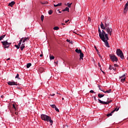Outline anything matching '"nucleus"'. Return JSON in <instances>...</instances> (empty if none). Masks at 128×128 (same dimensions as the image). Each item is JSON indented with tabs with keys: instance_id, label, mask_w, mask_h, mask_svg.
<instances>
[{
	"instance_id": "obj_1",
	"label": "nucleus",
	"mask_w": 128,
	"mask_h": 128,
	"mask_svg": "<svg viewBox=\"0 0 128 128\" xmlns=\"http://www.w3.org/2000/svg\"><path fill=\"white\" fill-rule=\"evenodd\" d=\"M98 32H99V36L100 40H102V42H104L106 46L109 48L110 46L108 42L109 40L108 34H106L104 30H102V32L100 31V28H98Z\"/></svg>"
},
{
	"instance_id": "obj_2",
	"label": "nucleus",
	"mask_w": 128,
	"mask_h": 128,
	"mask_svg": "<svg viewBox=\"0 0 128 128\" xmlns=\"http://www.w3.org/2000/svg\"><path fill=\"white\" fill-rule=\"evenodd\" d=\"M41 118L42 120L44 121H47L48 122H50V124L51 126H52V123L54 122V121L52 120V118L50 117V116H48V115H45V114H42Z\"/></svg>"
},
{
	"instance_id": "obj_3",
	"label": "nucleus",
	"mask_w": 128,
	"mask_h": 128,
	"mask_svg": "<svg viewBox=\"0 0 128 128\" xmlns=\"http://www.w3.org/2000/svg\"><path fill=\"white\" fill-rule=\"evenodd\" d=\"M41 118L42 120L44 121H47L48 122H50V124L51 126H52V123L54 122V121L52 120V118L50 117V116H48V115H45V114H42Z\"/></svg>"
},
{
	"instance_id": "obj_4",
	"label": "nucleus",
	"mask_w": 128,
	"mask_h": 128,
	"mask_svg": "<svg viewBox=\"0 0 128 128\" xmlns=\"http://www.w3.org/2000/svg\"><path fill=\"white\" fill-rule=\"evenodd\" d=\"M116 54L119 56L120 57L121 59L124 60V56L122 52L120 49H118L116 50Z\"/></svg>"
},
{
	"instance_id": "obj_5",
	"label": "nucleus",
	"mask_w": 128,
	"mask_h": 128,
	"mask_svg": "<svg viewBox=\"0 0 128 128\" xmlns=\"http://www.w3.org/2000/svg\"><path fill=\"white\" fill-rule=\"evenodd\" d=\"M2 44L4 48H8L10 46V45L12 44L11 42H8L7 40H5L4 42H2Z\"/></svg>"
},
{
	"instance_id": "obj_6",
	"label": "nucleus",
	"mask_w": 128,
	"mask_h": 128,
	"mask_svg": "<svg viewBox=\"0 0 128 128\" xmlns=\"http://www.w3.org/2000/svg\"><path fill=\"white\" fill-rule=\"evenodd\" d=\"M110 57L113 62H118V58L115 56V55H112V54H110Z\"/></svg>"
},
{
	"instance_id": "obj_7",
	"label": "nucleus",
	"mask_w": 128,
	"mask_h": 128,
	"mask_svg": "<svg viewBox=\"0 0 128 128\" xmlns=\"http://www.w3.org/2000/svg\"><path fill=\"white\" fill-rule=\"evenodd\" d=\"M98 101L100 104H106V105H108L110 103L112 102V100H110L108 101V102H104V101H102V100H100V99H98Z\"/></svg>"
},
{
	"instance_id": "obj_8",
	"label": "nucleus",
	"mask_w": 128,
	"mask_h": 128,
	"mask_svg": "<svg viewBox=\"0 0 128 128\" xmlns=\"http://www.w3.org/2000/svg\"><path fill=\"white\" fill-rule=\"evenodd\" d=\"M106 32L110 36H112V29L111 28H110L109 26L106 28L104 29Z\"/></svg>"
},
{
	"instance_id": "obj_9",
	"label": "nucleus",
	"mask_w": 128,
	"mask_h": 128,
	"mask_svg": "<svg viewBox=\"0 0 128 128\" xmlns=\"http://www.w3.org/2000/svg\"><path fill=\"white\" fill-rule=\"evenodd\" d=\"M8 84L9 86H17L18 85L17 82H8Z\"/></svg>"
},
{
	"instance_id": "obj_10",
	"label": "nucleus",
	"mask_w": 128,
	"mask_h": 128,
	"mask_svg": "<svg viewBox=\"0 0 128 128\" xmlns=\"http://www.w3.org/2000/svg\"><path fill=\"white\" fill-rule=\"evenodd\" d=\"M128 10V1L125 4V7L124 8V14H126Z\"/></svg>"
},
{
	"instance_id": "obj_11",
	"label": "nucleus",
	"mask_w": 128,
	"mask_h": 128,
	"mask_svg": "<svg viewBox=\"0 0 128 128\" xmlns=\"http://www.w3.org/2000/svg\"><path fill=\"white\" fill-rule=\"evenodd\" d=\"M125 76H126V74H124L120 77V78L121 79V80H120L121 82H124V81L126 80Z\"/></svg>"
},
{
	"instance_id": "obj_12",
	"label": "nucleus",
	"mask_w": 128,
	"mask_h": 128,
	"mask_svg": "<svg viewBox=\"0 0 128 128\" xmlns=\"http://www.w3.org/2000/svg\"><path fill=\"white\" fill-rule=\"evenodd\" d=\"M94 48H95V50H96V52H97V54H98V56H99V57H100L101 59H102V56H100V52H98V50L97 47H96V46H94Z\"/></svg>"
},
{
	"instance_id": "obj_13",
	"label": "nucleus",
	"mask_w": 128,
	"mask_h": 128,
	"mask_svg": "<svg viewBox=\"0 0 128 128\" xmlns=\"http://www.w3.org/2000/svg\"><path fill=\"white\" fill-rule=\"evenodd\" d=\"M29 38L26 37L24 38V39L22 40V44H24L26 42H28V40H29Z\"/></svg>"
},
{
	"instance_id": "obj_14",
	"label": "nucleus",
	"mask_w": 128,
	"mask_h": 128,
	"mask_svg": "<svg viewBox=\"0 0 128 128\" xmlns=\"http://www.w3.org/2000/svg\"><path fill=\"white\" fill-rule=\"evenodd\" d=\"M84 54L81 52L80 54V60H83V58H84Z\"/></svg>"
},
{
	"instance_id": "obj_15",
	"label": "nucleus",
	"mask_w": 128,
	"mask_h": 128,
	"mask_svg": "<svg viewBox=\"0 0 128 128\" xmlns=\"http://www.w3.org/2000/svg\"><path fill=\"white\" fill-rule=\"evenodd\" d=\"M15 4V2L12 1L11 2H10L8 4V6L10 7H12V6Z\"/></svg>"
},
{
	"instance_id": "obj_16",
	"label": "nucleus",
	"mask_w": 128,
	"mask_h": 128,
	"mask_svg": "<svg viewBox=\"0 0 128 128\" xmlns=\"http://www.w3.org/2000/svg\"><path fill=\"white\" fill-rule=\"evenodd\" d=\"M119 108H116L115 109H114L112 112V114H114L115 112H118L119 110Z\"/></svg>"
},
{
	"instance_id": "obj_17",
	"label": "nucleus",
	"mask_w": 128,
	"mask_h": 128,
	"mask_svg": "<svg viewBox=\"0 0 128 128\" xmlns=\"http://www.w3.org/2000/svg\"><path fill=\"white\" fill-rule=\"evenodd\" d=\"M75 52L77 54H80L81 52H82L81 50H78V48H76V50H75Z\"/></svg>"
},
{
	"instance_id": "obj_18",
	"label": "nucleus",
	"mask_w": 128,
	"mask_h": 128,
	"mask_svg": "<svg viewBox=\"0 0 128 128\" xmlns=\"http://www.w3.org/2000/svg\"><path fill=\"white\" fill-rule=\"evenodd\" d=\"M111 92H112V90L110 89V90H106V91H103V92H104V94H106V93L110 94V93Z\"/></svg>"
},
{
	"instance_id": "obj_19",
	"label": "nucleus",
	"mask_w": 128,
	"mask_h": 128,
	"mask_svg": "<svg viewBox=\"0 0 128 128\" xmlns=\"http://www.w3.org/2000/svg\"><path fill=\"white\" fill-rule=\"evenodd\" d=\"M24 48H25V44H22L20 47L21 50L22 51Z\"/></svg>"
},
{
	"instance_id": "obj_20",
	"label": "nucleus",
	"mask_w": 128,
	"mask_h": 128,
	"mask_svg": "<svg viewBox=\"0 0 128 128\" xmlns=\"http://www.w3.org/2000/svg\"><path fill=\"white\" fill-rule=\"evenodd\" d=\"M100 28L102 29V30H105L106 28H105V26H104V24H102V22H101V24L100 25Z\"/></svg>"
},
{
	"instance_id": "obj_21",
	"label": "nucleus",
	"mask_w": 128,
	"mask_h": 128,
	"mask_svg": "<svg viewBox=\"0 0 128 128\" xmlns=\"http://www.w3.org/2000/svg\"><path fill=\"white\" fill-rule=\"evenodd\" d=\"M67 11L68 12H70V9L68 7H66L65 9L62 10V12Z\"/></svg>"
},
{
	"instance_id": "obj_22",
	"label": "nucleus",
	"mask_w": 128,
	"mask_h": 128,
	"mask_svg": "<svg viewBox=\"0 0 128 128\" xmlns=\"http://www.w3.org/2000/svg\"><path fill=\"white\" fill-rule=\"evenodd\" d=\"M104 96V94H98V97L100 98H103Z\"/></svg>"
},
{
	"instance_id": "obj_23",
	"label": "nucleus",
	"mask_w": 128,
	"mask_h": 128,
	"mask_svg": "<svg viewBox=\"0 0 128 128\" xmlns=\"http://www.w3.org/2000/svg\"><path fill=\"white\" fill-rule=\"evenodd\" d=\"M23 40H24V38H20V42L18 43V46H21V44H22V42H23Z\"/></svg>"
},
{
	"instance_id": "obj_24",
	"label": "nucleus",
	"mask_w": 128,
	"mask_h": 128,
	"mask_svg": "<svg viewBox=\"0 0 128 128\" xmlns=\"http://www.w3.org/2000/svg\"><path fill=\"white\" fill-rule=\"evenodd\" d=\"M72 3H70V4L68 3L67 4H66V6H68V7L70 8L71 7V6L72 5Z\"/></svg>"
},
{
	"instance_id": "obj_25",
	"label": "nucleus",
	"mask_w": 128,
	"mask_h": 128,
	"mask_svg": "<svg viewBox=\"0 0 128 128\" xmlns=\"http://www.w3.org/2000/svg\"><path fill=\"white\" fill-rule=\"evenodd\" d=\"M32 66V64L31 63H28L26 66L27 68H30Z\"/></svg>"
},
{
	"instance_id": "obj_26",
	"label": "nucleus",
	"mask_w": 128,
	"mask_h": 128,
	"mask_svg": "<svg viewBox=\"0 0 128 128\" xmlns=\"http://www.w3.org/2000/svg\"><path fill=\"white\" fill-rule=\"evenodd\" d=\"M40 18H41L42 22H44V15L41 16Z\"/></svg>"
},
{
	"instance_id": "obj_27",
	"label": "nucleus",
	"mask_w": 128,
	"mask_h": 128,
	"mask_svg": "<svg viewBox=\"0 0 128 128\" xmlns=\"http://www.w3.org/2000/svg\"><path fill=\"white\" fill-rule=\"evenodd\" d=\"M48 14H50V15H52V10H49L48 11Z\"/></svg>"
},
{
	"instance_id": "obj_28",
	"label": "nucleus",
	"mask_w": 128,
	"mask_h": 128,
	"mask_svg": "<svg viewBox=\"0 0 128 128\" xmlns=\"http://www.w3.org/2000/svg\"><path fill=\"white\" fill-rule=\"evenodd\" d=\"M5 36H6V34H4L0 36V40H2L4 38Z\"/></svg>"
},
{
	"instance_id": "obj_29",
	"label": "nucleus",
	"mask_w": 128,
	"mask_h": 128,
	"mask_svg": "<svg viewBox=\"0 0 128 128\" xmlns=\"http://www.w3.org/2000/svg\"><path fill=\"white\" fill-rule=\"evenodd\" d=\"M110 24H106V22L105 23V26H104V28H107L108 27H109Z\"/></svg>"
},
{
	"instance_id": "obj_30",
	"label": "nucleus",
	"mask_w": 128,
	"mask_h": 128,
	"mask_svg": "<svg viewBox=\"0 0 128 128\" xmlns=\"http://www.w3.org/2000/svg\"><path fill=\"white\" fill-rule=\"evenodd\" d=\"M53 29H54V30H58L60 29V28H59L58 26H55V27H54V28H53Z\"/></svg>"
},
{
	"instance_id": "obj_31",
	"label": "nucleus",
	"mask_w": 128,
	"mask_h": 128,
	"mask_svg": "<svg viewBox=\"0 0 128 128\" xmlns=\"http://www.w3.org/2000/svg\"><path fill=\"white\" fill-rule=\"evenodd\" d=\"M50 106L52 108H55L56 106L54 104H50Z\"/></svg>"
},
{
	"instance_id": "obj_32",
	"label": "nucleus",
	"mask_w": 128,
	"mask_h": 128,
	"mask_svg": "<svg viewBox=\"0 0 128 128\" xmlns=\"http://www.w3.org/2000/svg\"><path fill=\"white\" fill-rule=\"evenodd\" d=\"M41 4H48V2H41Z\"/></svg>"
},
{
	"instance_id": "obj_33",
	"label": "nucleus",
	"mask_w": 128,
	"mask_h": 128,
	"mask_svg": "<svg viewBox=\"0 0 128 128\" xmlns=\"http://www.w3.org/2000/svg\"><path fill=\"white\" fill-rule=\"evenodd\" d=\"M54 59V56H52V55L50 56V60H52Z\"/></svg>"
},
{
	"instance_id": "obj_34",
	"label": "nucleus",
	"mask_w": 128,
	"mask_h": 128,
	"mask_svg": "<svg viewBox=\"0 0 128 128\" xmlns=\"http://www.w3.org/2000/svg\"><path fill=\"white\" fill-rule=\"evenodd\" d=\"M12 108H13V109H14L16 111V107L14 104H12Z\"/></svg>"
},
{
	"instance_id": "obj_35",
	"label": "nucleus",
	"mask_w": 128,
	"mask_h": 128,
	"mask_svg": "<svg viewBox=\"0 0 128 128\" xmlns=\"http://www.w3.org/2000/svg\"><path fill=\"white\" fill-rule=\"evenodd\" d=\"M14 46L15 47H16V48H17V49H19L20 48V46H19V44H18V45H15Z\"/></svg>"
},
{
	"instance_id": "obj_36",
	"label": "nucleus",
	"mask_w": 128,
	"mask_h": 128,
	"mask_svg": "<svg viewBox=\"0 0 128 128\" xmlns=\"http://www.w3.org/2000/svg\"><path fill=\"white\" fill-rule=\"evenodd\" d=\"M112 112H111V113H109L108 114H107L106 116H107L108 117H109V116H112Z\"/></svg>"
},
{
	"instance_id": "obj_37",
	"label": "nucleus",
	"mask_w": 128,
	"mask_h": 128,
	"mask_svg": "<svg viewBox=\"0 0 128 128\" xmlns=\"http://www.w3.org/2000/svg\"><path fill=\"white\" fill-rule=\"evenodd\" d=\"M16 78H18V80H21L20 78H19V74H18L16 76Z\"/></svg>"
},
{
	"instance_id": "obj_38",
	"label": "nucleus",
	"mask_w": 128,
	"mask_h": 128,
	"mask_svg": "<svg viewBox=\"0 0 128 128\" xmlns=\"http://www.w3.org/2000/svg\"><path fill=\"white\" fill-rule=\"evenodd\" d=\"M90 92L91 94H96L94 90H90Z\"/></svg>"
},
{
	"instance_id": "obj_39",
	"label": "nucleus",
	"mask_w": 128,
	"mask_h": 128,
	"mask_svg": "<svg viewBox=\"0 0 128 128\" xmlns=\"http://www.w3.org/2000/svg\"><path fill=\"white\" fill-rule=\"evenodd\" d=\"M62 4L60 2V3H58V4H57L56 6L58 7V6H62Z\"/></svg>"
},
{
	"instance_id": "obj_40",
	"label": "nucleus",
	"mask_w": 128,
	"mask_h": 128,
	"mask_svg": "<svg viewBox=\"0 0 128 128\" xmlns=\"http://www.w3.org/2000/svg\"><path fill=\"white\" fill-rule=\"evenodd\" d=\"M66 42H70V44H72V42H70V40H68H68H66Z\"/></svg>"
},
{
	"instance_id": "obj_41",
	"label": "nucleus",
	"mask_w": 128,
	"mask_h": 128,
	"mask_svg": "<svg viewBox=\"0 0 128 128\" xmlns=\"http://www.w3.org/2000/svg\"><path fill=\"white\" fill-rule=\"evenodd\" d=\"M54 109H55V110H56V112H59L60 110H59L58 109V108H56V106L55 108Z\"/></svg>"
},
{
	"instance_id": "obj_42",
	"label": "nucleus",
	"mask_w": 128,
	"mask_h": 128,
	"mask_svg": "<svg viewBox=\"0 0 128 128\" xmlns=\"http://www.w3.org/2000/svg\"><path fill=\"white\" fill-rule=\"evenodd\" d=\"M112 67L111 65H110V67H109V70H112Z\"/></svg>"
},
{
	"instance_id": "obj_43",
	"label": "nucleus",
	"mask_w": 128,
	"mask_h": 128,
	"mask_svg": "<svg viewBox=\"0 0 128 128\" xmlns=\"http://www.w3.org/2000/svg\"><path fill=\"white\" fill-rule=\"evenodd\" d=\"M99 90H101L102 92H104L103 90H102V88H100V86H98Z\"/></svg>"
},
{
	"instance_id": "obj_44",
	"label": "nucleus",
	"mask_w": 128,
	"mask_h": 128,
	"mask_svg": "<svg viewBox=\"0 0 128 128\" xmlns=\"http://www.w3.org/2000/svg\"><path fill=\"white\" fill-rule=\"evenodd\" d=\"M94 100L95 101H97V99H96V96H94Z\"/></svg>"
},
{
	"instance_id": "obj_45",
	"label": "nucleus",
	"mask_w": 128,
	"mask_h": 128,
	"mask_svg": "<svg viewBox=\"0 0 128 128\" xmlns=\"http://www.w3.org/2000/svg\"><path fill=\"white\" fill-rule=\"evenodd\" d=\"M114 67H117V66H118V65H117V64H114Z\"/></svg>"
},
{
	"instance_id": "obj_46",
	"label": "nucleus",
	"mask_w": 128,
	"mask_h": 128,
	"mask_svg": "<svg viewBox=\"0 0 128 128\" xmlns=\"http://www.w3.org/2000/svg\"><path fill=\"white\" fill-rule=\"evenodd\" d=\"M88 20L89 21H90V20H91V18H90V17H88Z\"/></svg>"
},
{
	"instance_id": "obj_47",
	"label": "nucleus",
	"mask_w": 128,
	"mask_h": 128,
	"mask_svg": "<svg viewBox=\"0 0 128 128\" xmlns=\"http://www.w3.org/2000/svg\"><path fill=\"white\" fill-rule=\"evenodd\" d=\"M116 68H114V67H112V70H116Z\"/></svg>"
},
{
	"instance_id": "obj_48",
	"label": "nucleus",
	"mask_w": 128,
	"mask_h": 128,
	"mask_svg": "<svg viewBox=\"0 0 128 128\" xmlns=\"http://www.w3.org/2000/svg\"><path fill=\"white\" fill-rule=\"evenodd\" d=\"M54 7H58L56 4H54Z\"/></svg>"
},
{
	"instance_id": "obj_49",
	"label": "nucleus",
	"mask_w": 128,
	"mask_h": 128,
	"mask_svg": "<svg viewBox=\"0 0 128 128\" xmlns=\"http://www.w3.org/2000/svg\"><path fill=\"white\" fill-rule=\"evenodd\" d=\"M43 54H40V57H42L43 56Z\"/></svg>"
},
{
	"instance_id": "obj_50",
	"label": "nucleus",
	"mask_w": 128,
	"mask_h": 128,
	"mask_svg": "<svg viewBox=\"0 0 128 128\" xmlns=\"http://www.w3.org/2000/svg\"><path fill=\"white\" fill-rule=\"evenodd\" d=\"M0 98H4V96H3V95L1 96H0Z\"/></svg>"
},
{
	"instance_id": "obj_51",
	"label": "nucleus",
	"mask_w": 128,
	"mask_h": 128,
	"mask_svg": "<svg viewBox=\"0 0 128 128\" xmlns=\"http://www.w3.org/2000/svg\"><path fill=\"white\" fill-rule=\"evenodd\" d=\"M18 112H16V113H15V114H16V115H18Z\"/></svg>"
},
{
	"instance_id": "obj_52",
	"label": "nucleus",
	"mask_w": 128,
	"mask_h": 128,
	"mask_svg": "<svg viewBox=\"0 0 128 128\" xmlns=\"http://www.w3.org/2000/svg\"><path fill=\"white\" fill-rule=\"evenodd\" d=\"M10 60V58L6 59V60Z\"/></svg>"
},
{
	"instance_id": "obj_53",
	"label": "nucleus",
	"mask_w": 128,
	"mask_h": 128,
	"mask_svg": "<svg viewBox=\"0 0 128 128\" xmlns=\"http://www.w3.org/2000/svg\"><path fill=\"white\" fill-rule=\"evenodd\" d=\"M51 96H54V94H52Z\"/></svg>"
},
{
	"instance_id": "obj_54",
	"label": "nucleus",
	"mask_w": 128,
	"mask_h": 128,
	"mask_svg": "<svg viewBox=\"0 0 128 128\" xmlns=\"http://www.w3.org/2000/svg\"><path fill=\"white\" fill-rule=\"evenodd\" d=\"M68 21L69 20H68V21H66L65 22L66 24Z\"/></svg>"
},
{
	"instance_id": "obj_55",
	"label": "nucleus",
	"mask_w": 128,
	"mask_h": 128,
	"mask_svg": "<svg viewBox=\"0 0 128 128\" xmlns=\"http://www.w3.org/2000/svg\"><path fill=\"white\" fill-rule=\"evenodd\" d=\"M98 66L100 67V63H98Z\"/></svg>"
},
{
	"instance_id": "obj_56",
	"label": "nucleus",
	"mask_w": 128,
	"mask_h": 128,
	"mask_svg": "<svg viewBox=\"0 0 128 128\" xmlns=\"http://www.w3.org/2000/svg\"><path fill=\"white\" fill-rule=\"evenodd\" d=\"M62 25L64 26V25H66V24H62Z\"/></svg>"
},
{
	"instance_id": "obj_57",
	"label": "nucleus",
	"mask_w": 128,
	"mask_h": 128,
	"mask_svg": "<svg viewBox=\"0 0 128 128\" xmlns=\"http://www.w3.org/2000/svg\"><path fill=\"white\" fill-rule=\"evenodd\" d=\"M127 60H128V57H127Z\"/></svg>"
},
{
	"instance_id": "obj_58",
	"label": "nucleus",
	"mask_w": 128,
	"mask_h": 128,
	"mask_svg": "<svg viewBox=\"0 0 128 128\" xmlns=\"http://www.w3.org/2000/svg\"><path fill=\"white\" fill-rule=\"evenodd\" d=\"M102 72L104 74H105V72Z\"/></svg>"
},
{
	"instance_id": "obj_59",
	"label": "nucleus",
	"mask_w": 128,
	"mask_h": 128,
	"mask_svg": "<svg viewBox=\"0 0 128 128\" xmlns=\"http://www.w3.org/2000/svg\"><path fill=\"white\" fill-rule=\"evenodd\" d=\"M59 12H60V13H61V12L60 11Z\"/></svg>"
},
{
	"instance_id": "obj_60",
	"label": "nucleus",
	"mask_w": 128,
	"mask_h": 128,
	"mask_svg": "<svg viewBox=\"0 0 128 128\" xmlns=\"http://www.w3.org/2000/svg\"><path fill=\"white\" fill-rule=\"evenodd\" d=\"M104 0V2L106 0Z\"/></svg>"
},
{
	"instance_id": "obj_61",
	"label": "nucleus",
	"mask_w": 128,
	"mask_h": 128,
	"mask_svg": "<svg viewBox=\"0 0 128 128\" xmlns=\"http://www.w3.org/2000/svg\"><path fill=\"white\" fill-rule=\"evenodd\" d=\"M64 100V98H62V100Z\"/></svg>"
},
{
	"instance_id": "obj_62",
	"label": "nucleus",
	"mask_w": 128,
	"mask_h": 128,
	"mask_svg": "<svg viewBox=\"0 0 128 128\" xmlns=\"http://www.w3.org/2000/svg\"><path fill=\"white\" fill-rule=\"evenodd\" d=\"M120 1H122V0H120Z\"/></svg>"
}]
</instances>
